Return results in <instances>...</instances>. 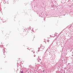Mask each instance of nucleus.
I'll return each instance as SVG.
<instances>
[{"mask_svg":"<svg viewBox=\"0 0 73 73\" xmlns=\"http://www.w3.org/2000/svg\"><path fill=\"white\" fill-rule=\"evenodd\" d=\"M39 60H40V61H41V59H39Z\"/></svg>","mask_w":73,"mask_h":73,"instance_id":"obj_9","label":"nucleus"},{"mask_svg":"<svg viewBox=\"0 0 73 73\" xmlns=\"http://www.w3.org/2000/svg\"><path fill=\"white\" fill-rule=\"evenodd\" d=\"M39 50H38V52H39Z\"/></svg>","mask_w":73,"mask_h":73,"instance_id":"obj_13","label":"nucleus"},{"mask_svg":"<svg viewBox=\"0 0 73 73\" xmlns=\"http://www.w3.org/2000/svg\"><path fill=\"white\" fill-rule=\"evenodd\" d=\"M0 47L1 48H3V54H4V53H5V51H6L7 49L6 48H5L4 47H3V45H1L0 46Z\"/></svg>","mask_w":73,"mask_h":73,"instance_id":"obj_1","label":"nucleus"},{"mask_svg":"<svg viewBox=\"0 0 73 73\" xmlns=\"http://www.w3.org/2000/svg\"><path fill=\"white\" fill-rule=\"evenodd\" d=\"M29 28H30V29H31V27H30Z\"/></svg>","mask_w":73,"mask_h":73,"instance_id":"obj_12","label":"nucleus"},{"mask_svg":"<svg viewBox=\"0 0 73 73\" xmlns=\"http://www.w3.org/2000/svg\"><path fill=\"white\" fill-rule=\"evenodd\" d=\"M45 72V71H44V70H43V72Z\"/></svg>","mask_w":73,"mask_h":73,"instance_id":"obj_8","label":"nucleus"},{"mask_svg":"<svg viewBox=\"0 0 73 73\" xmlns=\"http://www.w3.org/2000/svg\"><path fill=\"white\" fill-rule=\"evenodd\" d=\"M72 56H73V55H72Z\"/></svg>","mask_w":73,"mask_h":73,"instance_id":"obj_14","label":"nucleus"},{"mask_svg":"<svg viewBox=\"0 0 73 73\" xmlns=\"http://www.w3.org/2000/svg\"><path fill=\"white\" fill-rule=\"evenodd\" d=\"M48 50V49H47L46 50V51H47V50Z\"/></svg>","mask_w":73,"mask_h":73,"instance_id":"obj_11","label":"nucleus"},{"mask_svg":"<svg viewBox=\"0 0 73 73\" xmlns=\"http://www.w3.org/2000/svg\"><path fill=\"white\" fill-rule=\"evenodd\" d=\"M21 73H24V71H21Z\"/></svg>","mask_w":73,"mask_h":73,"instance_id":"obj_4","label":"nucleus"},{"mask_svg":"<svg viewBox=\"0 0 73 73\" xmlns=\"http://www.w3.org/2000/svg\"><path fill=\"white\" fill-rule=\"evenodd\" d=\"M34 57H36V55H34Z\"/></svg>","mask_w":73,"mask_h":73,"instance_id":"obj_10","label":"nucleus"},{"mask_svg":"<svg viewBox=\"0 0 73 73\" xmlns=\"http://www.w3.org/2000/svg\"><path fill=\"white\" fill-rule=\"evenodd\" d=\"M70 64V63H68V64Z\"/></svg>","mask_w":73,"mask_h":73,"instance_id":"obj_16","label":"nucleus"},{"mask_svg":"<svg viewBox=\"0 0 73 73\" xmlns=\"http://www.w3.org/2000/svg\"><path fill=\"white\" fill-rule=\"evenodd\" d=\"M33 52V53H35V52Z\"/></svg>","mask_w":73,"mask_h":73,"instance_id":"obj_15","label":"nucleus"},{"mask_svg":"<svg viewBox=\"0 0 73 73\" xmlns=\"http://www.w3.org/2000/svg\"><path fill=\"white\" fill-rule=\"evenodd\" d=\"M57 38H56L54 40V41H56V40H57Z\"/></svg>","mask_w":73,"mask_h":73,"instance_id":"obj_3","label":"nucleus"},{"mask_svg":"<svg viewBox=\"0 0 73 73\" xmlns=\"http://www.w3.org/2000/svg\"><path fill=\"white\" fill-rule=\"evenodd\" d=\"M29 28H27V31L29 30Z\"/></svg>","mask_w":73,"mask_h":73,"instance_id":"obj_7","label":"nucleus"},{"mask_svg":"<svg viewBox=\"0 0 73 73\" xmlns=\"http://www.w3.org/2000/svg\"><path fill=\"white\" fill-rule=\"evenodd\" d=\"M48 56V54L46 52H45L44 54L43 58L44 59H46V57Z\"/></svg>","mask_w":73,"mask_h":73,"instance_id":"obj_2","label":"nucleus"},{"mask_svg":"<svg viewBox=\"0 0 73 73\" xmlns=\"http://www.w3.org/2000/svg\"><path fill=\"white\" fill-rule=\"evenodd\" d=\"M32 52H33V51H32Z\"/></svg>","mask_w":73,"mask_h":73,"instance_id":"obj_17","label":"nucleus"},{"mask_svg":"<svg viewBox=\"0 0 73 73\" xmlns=\"http://www.w3.org/2000/svg\"><path fill=\"white\" fill-rule=\"evenodd\" d=\"M47 42H49V40H47Z\"/></svg>","mask_w":73,"mask_h":73,"instance_id":"obj_5","label":"nucleus"},{"mask_svg":"<svg viewBox=\"0 0 73 73\" xmlns=\"http://www.w3.org/2000/svg\"><path fill=\"white\" fill-rule=\"evenodd\" d=\"M41 49V48H38V50H39V49Z\"/></svg>","mask_w":73,"mask_h":73,"instance_id":"obj_6","label":"nucleus"}]
</instances>
